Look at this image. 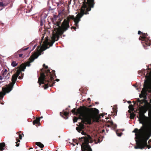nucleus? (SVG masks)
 I'll list each match as a JSON object with an SVG mask.
<instances>
[{
    "label": "nucleus",
    "mask_w": 151,
    "mask_h": 151,
    "mask_svg": "<svg viewBox=\"0 0 151 151\" xmlns=\"http://www.w3.org/2000/svg\"><path fill=\"white\" fill-rule=\"evenodd\" d=\"M95 103H96V104H99V102H96Z\"/></svg>",
    "instance_id": "nucleus-56"
},
{
    "label": "nucleus",
    "mask_w": 151,
    "mask_h": 151,
    "mask_svg": "<svg viewBox=\"0 0 151 151\" xmlns=\"http://www.w3.org/2000/svg\"><path fill=\"white\" fill-rule=\"evenodd\" d=\"M107 127H110V125H109V124H108L107 125Z\"/></svg>",
    "instance_id": "nucleus-54"
},
{
    "label": "nucleus",
    "mask_w": 151,
    "mask_h": 151,
    "mask_svg": "<svg viewBox=\"0 0 151 151\" xmlns=\"http://www.w3.org/2000/svg\"><path fill=\"white\" fill-rule=\"evenodd\" d=\"M116 134L119 137H120L122 135V132L119 133L117 132H116Z\"/></svg>",
    "instance_id": "nucleus-37"
},
{
    "label": "nucleus",
    "mask_w": 151,
    "mask_h": 151,
    "mask_svg": "<svg viewBox=\"0 0 151 151\" xmlns=\"http://www.w3.org/2000/svg\"><path fill=\"white\" fill-rule=\"evenodd\" d=\"M36 144L41 148H42L44 147V145L40 142H36Z\"/></svg>",
    "instance_id": "nucleus-24"
},
{
    "label": "nucleus",
    "mask_w": 151,
    "mask_h": 151,
    "mask_svg": "<svg viewBox=\"0 0 151 151\" xmlns=\"http://www.w3.org/2000/svg\"><path fill=\"white\" fill-rule=\"evenodd\" d=\"M108 122L111 125L113 126L114 128H116L117 126L116 125L114 124L112 122L108 121Z\"/></svg>",
    "instance_id": "nucleus-29"
},
{
    "label": "nucleus",
    "mask_w": 151,
    "mask_h": 151,
    "mask_svg": "<svg viewBox=\"0 0 151 151\" xmlns=\"http://www.w3.org/2000/svg\"><path fill=\"white\" fill-rule=\"evenodd\" d=\"M41 42L40 43V46H38L37 49H36V50H35V51L36 50H37V52H34L33 53H32V54H33V53H36L37 55H38V56H39V55H38V52H39V50H38V49H40L41 48Z\"/></svg>",
    "instance_id": "nucleus-25"
},
{
    "label": "nucleus",
    "mask_w": 151,
    "mask_h": 151,
    "mask_svg": "<svg viewBox=\"0 0 151 151\" xmlns=\"http://www.w3.org/2000/svg\"><path fill=\"white\" fill-rule=\"evenodd\" d=\"M42 118V117L41 116V117H40L39 118H40H40Z\"/></svg>",
    "instance_id": "nucleus-62"
},
{
    "label": "nucleus",
    "mask_w": 151,
    "mask_h": 151,
    "mask_svg": "<svg viewBox=\"0 0 151 151\" xmlns=\"http://www.w3.org/2000/svg\"><path fill=\"white\" fill-rule=\"evenodd\" d=\"M73 113H99V110L95 108H89L84 105L81 106L79 109V112L76 113L72 110Z\"/></svg>",
    "instance_id": "nucleus-10"
},
{
    "label": "nucleus",
    "mask_w": 151,
    "mask_h": 151,
    "mask_svg": "<svg viewBox=\"0 0 151 151\" xmlns=\"http://www.w3.org/2000/svg\"><path fill=\"white\" fill-rule=\"evenodd\" d=\"M22 55H23V54H22V53L20 54L19 55V57H22Z\"/></svg>",
    "instance_id": "nucleus-46"
},
{
    "label": "nucleus",
    "mask_w": 151,
    "mask_h": 151,
    "mask_svg": "<svg viewBox=\"0 0 151 151\" xmlns=\"http://www.w3.org/2000/svg\"><path fill=\"white\" fill-rule=\"evenodd\" d=\"M4 104V103H3V102H2V103H1V104Z\"/></svg>",
    "instance_id": "nucleus-61"
},
{
    "label": "nucleus",
    "mask_w": 151,
    "mask_h": 151,
    "mask_svg": "<svg viewBox=\"0 0 151 151\" xmlns=\"http://www.w3.org/2000/svg\"><path fill=\"white\" fill-rule=\"evenodd\" d=\"M139 97L140 98L143 97L144 99L137 100L138 111L135 113H145L147 111L148 113H151V92H141Z\"/></svg>",
    "instance_id": "nucleus-2"
},
{
    "label": "nucleus",
    "mask_w": 151,
    "mask_h": 151,
    "mask_svg": "<svg viewBox=\"0 0 151 151\" xmlns=\"http://www.w3.org/2000/svg\"><path fill=\"white\" fill-rule=\"evenodd\" d=\"M149 116H151V114H148Z\"/></svg>",
    "instance_id": "nucleus-57"
},
{
    "label": "nucleus",
    "mask_w": 151,
    "mask_h": 151,
    "mask_svg": "<svg viewBox=\"0 0 151 151\" xmlns=\"http://www.w3.org/2000/svg\"><path fill=\"white\" fill-rule=\"evenodd\" d=\"M6 6V4H4L3 1L0 2V7H3L4 8Z\"/></svg>",
    "instance_id": "nucleus-27"
},
{
    "label": "nucleus",
    "mask_w": 151,
    "mask_h": 151,
    "mask_svg": "<svg viewBox=\"0 0 151 151\" xmlns=\"http://www.w3.org/2000/svg\"><path fill=\"white\" fill-rule=\"evenodd\" d=\"M58 17V16L56 15H53V18L54 19H57Z\"/></svg>",
    "instance_id": "nucleus-42"
},
{
    "label": "nucleus",
    "mask_w": 151,
    "mask_h": 151,
    "mask_svg": "<svg viewBox=\"0 0 151 151\" xmlns=\"http://www.w3.org/2000/svg\"><path fill=\"white\" fill-rule=\"evenodd\" d=\"M147 69V73L145 75L146 73L145 69H143L141 71H138V76L144 75L145 77L144 79L143 88H142L141 92H151V64L148 67Z\"/></svg>",
    "instance_id": "nucleus-6"
},
{
    "label": "nucleus",
    "mask_w": 151,
    "mask_h": 151,
    "mask_svg": "<svg viewBox=\"0 0 151 151\" xmlns=\"http://www.w3.org/2000/svg\"><path fill=\"white\" fill-rule=\"evenodd\" d=\"M1 25H3V24H2L1 23Z\"/></svg>",
    "instance_id": "nucleus-63"
},
{
    "label": "nucleus",
    "mask_w": 151,
    "mask_h": 151,
    "mask_svg": "<svg viewBox=\"0 0 151 151\" xmlns=\"http://www.w3.org/2000/svg\"><path fill=\"white\" fill-rule=\"evenodd\" d=\"M127 102L129 103V104H131V102L130 101H127Z\"/></svg>",
    "instance_id": "nucleus-51"
},
{
    "label": "nucleus",
    "mask_w": 151,
    "mask_h": 151,
    "mask_svg": "<svg viewBox=\"0 0 151 151\" xmlns=\"http://www.w3.org/2000/svg\"><path fill=\"white\" fill-rule=\"evenodd\" d=\"M78 141L82 143L81 145L82 151H92V150L88 144L89 142H93L92 138L89 135L79 138Z\"/></svg>",
    "instance_id": "nucleus-8"
},
{
    "label": "nucleus",
    "mask_w": 151,
    "mask_h": 151,
    "mask_svg": "<svg viewBox=\"0 0 151 151\" xmlns=\"http://www.w3.org/2000/svg\"><path fill=\"white\" fill-rule=\"evenodd\" d=\"M78 140H77L76 139H73V141L75 143H76V144L77 145L78 144V142L79 141H78Z\"/></svg>",
    "instance_id": "nucleus-35"
},
{
    "label": "nucleus",
    "mask_w": 151,
    "mask_h": 151,
    "mask_svg": "<svg viewBox=\"0 0 151 151\" xmlns=\"http://www.w3.org/2000/svg\"><path fill=\"white\" fill-rule=\"evenodd\" d=\"M2 78V76H1L0 75V80H2L3 79V78Z\"/></svg>",
    "instance_id": "nucleus-48"
},
{
    "label": "nucleus",
    "mask_w": 151,
    "mask_h": 151,
    "mask_svg": "<svg viewBox=\"0 0 151 151\" xmlns=\"http://www.w3.org/2000/svg\"><path fill=\"white\" fill-rule=\"evenodd\" d=\"M9 76V77H10V73H9V74L8 75V76Z\"/></svg>",
    "instance_id": "nucleus-58"
},
{
    "label": "nucleus",
    "mask_w": 151,
    "mask_h": 151,
    "mask_svg": "<svg viewBox=\"0 0 151 151\" xmlns=\"http://www.w3.org/2000/svg\"><path fill=\"white\" fill-rule=\"evenodd\" d=\"M43 66L46 69H47L48 68V67L47 66H46L44 64L43 65Z\"/></svg>",
    "instance_id": "nucleus-41"
},
{
    "label": "nucleus",
    "mask_w": 151,
    "mask_h": 151,
    "mask_svg": "<svg viewBox=\"0 0 151 151\" xmlns=\"http://www.w3.org/2000/svg\"><path fill=\"white\" fill-rule=\"evenodd\" d=\"M40 118H37L36 119L33 121V124L34 125L36 124L39 125L40 124Z\"/></svg>",
    "instance_id": "nucleus-19"
},
{
    "label": "nucleus",
    "mask_w": 151,
    "mask_h": 151,
    "mask_svg": "<svg viewBox=\"0 0 151 151\" xmlns=\"http://www.w3.org/2000/svg\"><path fill=\"white\" fill-rule=\"evenodd\" d=\"M52 74L49 70H44L43 68L40 71V76L38 78V83L40 85L44 84V89H47L49 86L52 87L54 85L55 82L53 77L55 76V71H54Z\"/></svg>",
    "instance_id": "nucleus-3"
},
{
    "label": "nucleus",
    "mask_w": 151,
    "mask_h": 151,
    "mask_svg": "<svg viewBox=\"0 0 151 151\" xmlns=\"http://www.w3.org/2000/svg\"><path fill=\"white\" fill-rule=\"evenodd\" d=\"M47 5L49 10H53L55 9L56 5L57 6H59V4L56 3L53 0H48L47 1Z\"/></svg>",
    "instance_id": "nucleus-13"
},
{
    "label": "nucleus",
    "mask_w": 151,
    "mask_h": 151,
    "mask_svg": "<svg viewBox=\"0 0 151 151\" xmlns=\"http://www.w3.org/2000/svg\"><path fill=\"white\" fill-rule=\"evenodd\" d=\"M84 128V126L83 124H80L79 127H76V130L79 132H81L82 129Z\"/></svg>",
    "instance_id": "nucleus-17"
},
{
    "label": "nucleus",
    "mask_w": 151,
    "mask_h": 151,
    "mask_svg": "<svg viewBox=\"0 0 151 151\" xmlns=\"http://www.w3.org/2000/svg\"><path fill=\"white\" fill-rule=\"evenodd\" d=\"M33 42H31L30 44H29V52L30 51L31 49V47H32L33 46Z\"/></svg>",
    "instance_id": "nucleus-33"
},
{
    "label": "nucleus",
    "mask_w": 151,
    "mask_h": 151,
    "mask_svg": "<svg viewBox=\"0 0 151 151\" xmlns=\"http://www.w3.org/2000/svg\"><path fill=\"white\" fill-rule=\"evenodd\" d=\"M25 3H26V4H27V1H25Z\"/></svg>",
    "instance_id": "nucleus-60"
},
{
    "label": "nucleus",
    "mask_w": 151,
    "mask_h": 151,
    "mask_svg": "<svg viewBox=\"0 0 151 151\" xmlns=\"http://www.w3.org/2000/svg\"><path fill=\"white\" fill-rule=\"evenodd\" d=\"M94 0H87L86 4H83L81 9L80 12L78 13L74 20L75 24L78 28V23L80 21L81 18L84 14H88V12L91 11V8L94 7L95 4Z\"/></svg>",
    "instance_id": "nucleus-5"
},
{
    "label": "nucleus",
    "mask_w": 151,
    "mask_h": 151,
    "mask_svg": "<svg viewBox=\"0 0 151 151\" xmlns=\"http://www.w3.org/2000/svg\"><path fill=\"white\" fill-rule=\"evenodd\" d=\"M60 23H57L55 28V31L56 32V36L58 37V40L60 36H61L64 32L66 31L70 27L69 19H65L64 20L61 25V27L60 26Z\"/></svg>",
    "instance_id": "nucleus-7"
},
{
    "label": "nucleus",
    "mask_w": 151,
    "mask_h": 151,
    "mask_svg": "<svg viewBox=\"0 0 151 151\" xmlns=\"http://www.w3.org/2000/svg\"><path fill=\"white\" fill-rule=\"evenodd\" d=\"M17 142H16V143L17 144L16 145V147H18V146H19V143L17 144V143L18 142H20V140L19 139H17Z\"/></svg>",
    "instance_id": "nucleus-38"
},
{
    "label": "nucleus",
    "mask_w": 151,
    "mask_h": 151,
    "mask_svg": "<svg viewBox=\"0 0 151 151\" xmlns=\"http://www.w3.org/2000/svg\"><path fill=\"white\" fill-rule=\"evenodd\" d=\"M70 107V106H68V107L66 108L65 109H63V112H60L59 113H70L69 110V108Z\"/></svg>",
    "instance_id": "nucleus-20"
},
{
    "label": "nucleus",
    "mask_w": 151,
    "mask_h": 151,
    "mask_svg": "<svg viewBox=\"0 0 151 151\" xmlns=\"http://www.w3.org/2000/svg\"><path fill=\"white\" fill-rule=\"evenodd\" d=\"M5 143L4 142L0 143V150L3 151L4 150V147L5 146Z\"/></svg>",
    "instance_id": "nucleus-23"
},
{
    "label": "nucleus",
    "mask_w": 151,
    "mask_h": 151,
    "mask_svg": "<svg viewBox=\"0 0 151 151\" xmlns=\"http://www.w3.org/2000/svg\"><path fill=\"white\" fill-rule=\"evenodd\" d=\"M37 46V44H36L32 48V49H31V50L29 52V54L31 52V51H33L34 49Z\"/></svg>",
    "instance_id": "nucleus-34"
},
{
    "label": "nucleus",
    "mask_w": 151,
    "mask_h": 151,
    "mask_svg": "<svg viewBox=\"0 0 151 151\" xmlns=\"http://www.w3.org/2000/svg\"><path fill=\"white\" fill-rule=\"evenodd\" d=\"M41 42L40 43V46H38L37 49H36V50H35V51L36 50H37V52H34L33 53H32V54H33V53H36L37 55H38V56H39V55H38V52H39V50H38V49H40L41 48Z\"/></svg>",
    "instance_id": "nucleus-26"
},
{
    "label": "nucleus",
    "mask_w": 151,
    "mask_h": 151,
    "mask_svg": "<svg viewBox=\"0 0 151 151\" xmlns=\"http://www.w3.org/2000/svg\"><path fill=\"white\" fill-rule=\"evenodd\" d=\"M7 73V70L6 69H5L3 73L2 74V76H3V78H4L6 79H8L9 78V76H8V75L9 74V72L7 73V75H6V74Z\"/></svg>",
    "instance_id": "nucleus-16"
},
{
    "label": "nucleus",
    "mask_w": 151,
    "mask_h": 151,
    "mask_svg": "<svg viewBox=\"0 0 151 151\" xmlns=\"http://www.w3.org/2000/svg\"><path fill=\"white\" fill-rule=\"evenodd\" d=\"M20 73V71L17 70L12 76V82L7 85L6 86L2 87V94L3 96H4L6 93H9L12 90L17 77Z\"/></svg>",
    "instance_id": "nucleus-9"
},
{
    "label": "nucleus",
    "mask_w": 151,
    "mask_h": 151,
    "mask_svg": "<svg viewBox=\"0 0 151 151\" xmlns=\"http://www.w3.org/2000/svg\"><path fill=\"white\" fill-rule=\"evenodd\" d=\"M69 114H60V115L65 119H68L69 117Z\"/></svg>",
    "instance_id": "nucleus-21"
},
{
    "label": "nucleus",
    "mask_w": 151,
    "mask_h": 151,
    "mask_svg": "<svg viewBox=\"0 0 151 151\" xmlns=\"http://www.w3.org/2000/svg\"><path fill=\"white\" fill-rule=\"evenodd\" d=\"M77 116L73 117V121L74 122H76L78 119L82 120V122L86 124H91V120L93 122H99L100 116H103L107 114H74Z\"/></svg>",
    "instance_id": "nucleus-4"
},
{
    "label": "nucleus",
    "mask_w": 151,
    "mask_h": 151,
    "mask_svg": "<svg viewBox=\"0 0 151 151\" xmlns=\"http://www.w3.org/2000/svg\"><path fill=\"white\" fill-rule=\"evenodd\" d=\"M91 105H90L88 106V107H91Z\"/></svg>",
    "instance_id": "nucleus-59"
},
{
    "label": "nucleus",
    "mask_w": 151,
    "mask_h": 151,
    "mask_svg": "<svg viewBox=\"0 0 151 151\" xmlns=\"http://www.w3.org/2000/svg\"><path fill=\"white\" fill-rule=\"evenodd\" d=\"M135 133L136 140V146L134 147L136 149H142L147 147L148 149L151 147V139H150L148 142L147 140L151 136V128L149 129L146 130L145 127L142 126L139 129L135 128L132 132Z\"/></svg>",
    "instance_id": "nucleus-1"
},
{
    "label": "nucleus",
    "mask_w": 151,
    "mask_h": 151,
    "mask_svg": "<svg viewBox=\"0 0 151 151\" xmlns=\"http://www.w3.org/2000/svg\"><path fill=\"white\" fill-rule=\"evenodd\" d=\"M55 80L57 81H59V79H56Z\"/></svg>",
    "instance_id": "nucleus-52"
},
{
    "label": "nucleus",
    "mask_w": 151,
    "mask_h": 151,
    "mask_svg": "<svg viewBox=\"0 0 151 151\" xmlns=\"http://www.w3.org/2000/svg\"><path fill=\"white\" fill-rule=\"evenodd\" d=\"M81 133L83 135H86V136H87V135H88V134H87L86 133L83 131H82Z\"/></svg>",
    "instance_id": "nucleus-39"
},
{
    "label": "nucleus",
    "mask_w": 151,
    "mask_h": 151,
    "mask_svg": "<svg viewBox=\"0 0 151 151\" xmlns=\"http://www.w3.org/2000/svg\"><path fill=\"white\" fill-rule=\"evenodd\" d=\"M47 17V15L45 14L42 17L41 19H42V20H44V19L46 18Z\"/></svg>",
    "instance_id": "nucleus-36"
},
{
    "label": "nucleus",
    "mask_w": 151,
    "mask_h": 151,
    "mask_svg": "<svg viewBox=\"0 0 151 151\" xmlns=\"http://www.w3.org/2000/svg\"><path fill=\"white\" fill-rule=\"evenodd\" d=\"M112 109L113 112L112 111L111 113H117V108L116 105L114 106Z\"/></svg>",
    "instance_id": "nucleus-22"
},
{
    "label": "nucleus",
    "mask_w": 151,
    "mask_h": 151,
    "mask_svg": "<svg viewBox=\"0 0 151 151\" xmlns=\"http://www.w3.org/2000/svg\"><path fill=\"white\" fill-rule=\"evenodd\" d=\"M2 1L4 3V4H6V6H7L10 3L9 0H2Z\"/></svg>",
    "instance_id": "nucleus-28"
},
{
    "label": "nucleus",
    "mask_w": 151,
    "mask_h": 151,
    "mask_svg": "<svg viewBox=\"0 0 151 151\" xmlns=\"http://www.w3.org/2000/svg\"><path fill=\"white\" fill-rule=\"evenodd\" d=\"M18 64L16 62L13 61L11 65H12L14 67H15Z\"/></svg>",
    "instance_id": "nucleus-32"
},
{
    "label": "nucleus",
    "mask_w": 151,
    "mask_h": 151,
    "mask_svg": "<svg viewBox=\"0 0 151 151\" xmlns=\"http://www.w3.org/2000/svg\"><path fill=\"white\" fill-rule=\"evenodd\" d=\"M141 33H142V32H141L140 31H139L138 32V35H140Z\"/></svg>",
    "instance_id": "nucleus-45"
},
{
    "label": "nucleus",
    "mask_w": 151,
    "mask_h": 151,
    "mask_svg": "<svg viewBox=\"0 0 151 151\" xmlns=\"http://www.w3.org/2000/svg\"><path fill=\"white\" fill-rule=\"evenodd\" d=\"M38 57V55H37L36 53H33L29 58V67L30 65V63L33 62Z\"/></svg>",
    "instance_id": "nucleus-14"
},
{
    "label": "nucleus",
    "mask_w": 151,
    "mask_h": 151,
    "mask_svg": "<svg viewBox=\"0 0 151 151\" xmlns=\"http://www.w3.org/2000/svg\"><path fill=\"white\" fill-rule=\"evenodd\" d=\"M26 66H28V64L27 63V65L26 66L25 65H24L21 67V71H24V70L26 68Z\"/></svg>",
    "instance_id": "nucleus-30"
},
{
    "label": "nucleus",
    "mask_w": 151,
    "mask_h": 151,
    "mask_svg": "<svg viewBox=\"0 0 151 151\" xmlns=\"http://www.w3.org/2000/svg\"><path fill=\"white\" fill-rule=\"evenodd\" d=\"M3 83V81H0V84L1 83Z\"/></svg>",
    "instance_id": "nucleus-55"
},
{
    "label": "nucleus",
    "mask_w": 151,
    "mask_h": 151,
    "mask_svg": "<svg viewBox=\"0 0 151 151\" xmlns=\"http://www.w3.org/2000/svg\"><path fill=\"white\" fill-rule=\"evenodd\" d=\"M22 78L20 76H19V77H18L19 79H22Z\"/></svg>",
    "instance_id": "nucleus-47"
},
{
    "label": "nucleus",
    "mask_w": 151,
    "mask_h": 151,
    "mask_svg": "<svg viewBox=\"0 0 151 151\" xmlns=\"http://www.w3.org/2000/svg\"><path fill=\"white\" fill-rule=\"evenodd\" d=\"M129 110H128V112L129 113H134L137 110H135L134 108V106L132 104L128 106Z\"/></svg>",
    "instance_id": "nucleus-15"
},
{
    "label": "nucleus",
    "mask_w": 151,
    "mask_h": 151,
    "mask_svg": "<svg viewBox=\"0 0 151 151\" xmlns=\"http://www.w3.org/2000/svg\"><path fill=\"white\" fill-rule=\"evenodd\" d=\"M87 100L88 101H90V98H88L87 99Z\"/></svg>",
    "instance_id": "nucleus-53"
},
{
    "label": "nucleus",
    "mask_w": 151,
    "mask_h": 151,
    "mask_svg": "<svg viewBox=\"0 0 151 151\" xmlns=\"http://www.w3.org/2000/svg\"><path fill=\"white\" fill-rule=\"evenodd\" d=\"M129 118L131 119H133L135 116H136V114H130Z\"/></svg>",
    "instance_id": "nucleus-31"
},
{
    "label": "nucleus",
    "mask_w": 151,
    "mask_h": 151,
    "mask_svg": "<svg viewBox=\"0 0 151 151\" xmlns=\"http://www.w3.org/2000/svg\"><path fill=\"white\" fill-rule=\"evenodd\" d=\"M24 11V13H28V10L27 9H25Z\"/></svg>",
    "instance_id": "nucleus-40"
},
{
    "label": "nucleus",
    "mask_w": 151,
    "mask_h": 151,
    "mask_svg": "<svg viewBox=\"0 0 151 151\" xmlns=\"http://www.w3.org/2000/svg\"><path fill=\"white\" fill-rule=\"evenodd\" d=\"M19 139H22V136L21 134H19Z\"/></svg>",
    "instance_id": "nucleus-44"
},
{
    "label": "nucleus",
    "mask_w": 151,
    "mask_h": 151,
    "mask_svg": "<svg viewBox=\"0 0 151 151\" xmlns=\"http://www.w3.org/2000/svg\"><path fill=\"white\" fill-rule=\"evenodd\" d=\"M136 117L138 119V121L139 122V123L142 124V126L145 127L146 129L147 130L145 124L147 122L148 119V117L145 116V114H137Z\"/></svg>",
    "instance_id": "nucleus-11"
},
{
    "label": "nucleus",
    "mask_w": 151,
    "mask_h": 151,
    "mask_svg": "<svg viewBox=\"0 0 151 151\" xmlns=\"http://www.w3.org/2000/svg\"><path fill=\"white\" fill-rule=\"evenodd\" d=\"M28 56V54L27 55V57Z\"/></svg>",
    "instance_id": "nucleus-64"
},
{
    "label": "nucleus",
    "mask_w": 151,
    "mask_h": 151,
    "mask_svg": "<svg viewBox=\"0 0 151 151\" xmlns=\"http://www.w3.org/2000/svg\"><path fill=\"white\" fill-rule=\"evenodd\" d=\"M147 35V33H143L142 34V36H141V38H139V40H142L141 43L142 44V45L144 47L146 46H150L151 43H150V40L146 37Z\"/></svg>",
    "instance_id": "nucleus-12"
},
{
    "label": "nucleus",
    "mask_w": 151,
    "mask_h": 151,
    "mask_svg": "<svg viewBox=\"0 0 151 151\" xmlns=\"http://www.w3.org/2000/svg\"><path fill=\"white\" fill-rule=\"evenodd\" d=\"M32 6H31V8L30 9V10H29V13L31 11V10H32Z\"/></svg>",
    "instance_id": "nucleus-49"
},
{
    "label": "nucleus",
    "mask_w": 151,
    "mask_h": 151,
    "mask_svg": "<svg viewBox=\"0 0 151 151\" xmlns=\"http://www.w3.org/2000/svg\"><path fill=\"white\" fill-rule=\"evenodd\" d=\"M72 28H73L75 29H76V27H72L71 29H72Z\"/></svg>",
    "instance_id": "nucleus-50"
},
{
    "label": "nucleus",
    "mask_w": 151,
    "mask_h": 151,
    "mask_svg": "<svg viewBox=\"0 0 151 151\" xmlns=\"http://www.w3.org/2000/svg\"><path fill=\"white\" fill-rule=\"evenodd\" d=\"M42 20H42V19H41L40 21V25H42Z\"/></svg>",
    "instance_id": "nucleus-43"
},
{
    "label": "nucleus",
    "mask_w": 151,
    "mask_h": 151,
    "mask_svg": "<svg viewBox=\"0 0 151 151\" xmlns=\"http://www.w3.org/2000/svg\"><path fill=\"white\" fill-rule=\"evenodd\" d=\"M28 49V47H27L26 48L24 49H22L19 50L17 52H15L14 55V56L15 57H17L18 55H19V53L21 52L22 51H25L27 50Z\"/></svg>",
    "instance_id": "nucleus-18"
}]
</instances>
